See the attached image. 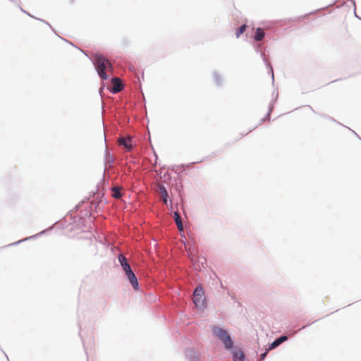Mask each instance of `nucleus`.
Returning <instances> with one entry per match:
<instances>
[{
	"label": "nucleus",
	"instance_id": "f257e3e1",
	"mask_svg": "<svg viewBox=\"0 0 361 361\" xmlns=\"http://www.w3.org/2000/svg\"><path fill=\"white\" fill-rule=\"evenodd\" d=\"M94 62L99 75L102 78L106 79L107 75L105 71L111 69V64L109 61L102 55H95Z\"/></svg>",
	"mask_w": 361,
	"mask_h": 361
},
{
	"label": "nucleus",
	"instance_id": "f03ea898",
	"mask_svg": "<svg viewBox=\"0 0 361 361\" xmlns=\"http://www.w3.org/2000/svg\"><path fill=\"white\" fill-rule=\"evenodd\" d=\"M212 332L219 340L222 341L226 349H231L233 347V341L225 330L214 326Z\"/></svg>",
	"mask_w": 361,
	"mask_h": 361
},
{
	"label": "nucleus",
	"instance_id": "7ed1b4c3",
	"mask_svg": "<svg viewBox=\"0 0 361 361\" xmlns=\"http://www.w3.org/2000/svg\"><path fill=\"white\" fill-rule=\"evenodd\" d=\"M193 302L198 308H203L205 306V297L203 288L197 287L193 293Z\"/></svg>",
	"mask_w": 361,
	"mask_h": 361
},
{
	"label": "nucleus",
	"instance_id": "20e7f679",
	"mask_svg": "<svg viewBox=\"0 0 361 361\" xmlns=\"http://www.w3.org/2000/svg\"><path fill=\"white\" fill-rule=\"evenodd\" d=\"M112 88L111 92L113 93H117L121 92L123 89L122 82L118 78H114L111 80Z\"/></svg>",
	"mask_w": 361,
	"mask_h": 361
},
{
	"label": "nucleus",
	"instance_id": "39448f33",
	"mask_svg": "<svg viewBox=\"0 0 361 361\" xmlns=\"http://www.w3.org/2000/svg\"><path fill=\"white\" fill-rule=\"evenodd\" d=\"M118 142L119 145L123 146L127 151H130L133 148L132 139L130 137H120Z\"/></svg>",
	"mask_w": 361,
	"mask_h": 361
},
{
	"label": "nucleus",
	"instance_id": "423d86ee",
	"mask_svg": "<svg viewBox=\"0 0 361 361\" xmlns=\"http://www.w3.org/2000/svg\"><path fill=\"white\" fill-rule=\"evenodd\" d=\"M118 260L126 274L132 271L130 264L127 262V259L123 255H120Z\"/></svg>",
	"mask_w": 361,
	"mask_h": 361
},
{
	"label": "nucleus",
	"instance_id": "0eeeda50",
	"mask_svg": "<svg viewBox=\"0 0 361 361\" xmlns=\"http://www.w3.org/2000/svg\"><path fill=\"white\" fill-rule=\"evenodd\" d=\"M159 192L161 194V198L163 202L166 204L167 203V197H168V192L165 187L162 185H159Z\"/></svg>",
	"mask_w": 361,
	"mask_h": 361
},
{
	"label": "nucleus",
	"instance_id": "6e6552de",
	"mask_svg": "<svg viewBox=\"0 0 361 361\" xmlns=\"http://www.w3.org/2000/svg\"><path fill=\"white\" fill-rule=\"evenodd\" d=\"M244 354L242 351H234L233 352V360L234 361H244Z\"/></svg>",
	"mask_w": 361,
	"mask_h": 361
},
{
	"label": "nucleus",
	"instance_id": "1a4fd4ad",
	"mask_svg": "<svg viewBox=\"0 0 361 361\" xmlns=\"http://www.w3.org/2000/svg\"><path fill=\"white\" fill-rule=\"evenodd\" d=\"M264 37V32L261 28H257L255 35V39L256 41H261Z\"/></svg>",
	"mask_w": 361,
	"mask_h": 361
},
{
	"label": "nucleus",
	"instance_id": "9d476101",
	"mask_svg": "<svg viewBox=\"0 0 361 361\" xmlns=\"http://www.w3.org/2000/svg\"><path fill=\"white\" fill-rule=\"evenodd\" d=\"M128 279L129 280L133 288L135 290H137L139 283H138V281H137V277L135 276V275H131V277H129Z\"/></svg>",
	"mask_w": 361,
	"mask_h": 361
},
{
	"label": "nucleus",
	"instance_id": "9b49d317",
	"mask_svg": "<svg viewBox=\"0 0 361 361\" xmlns=\"http://www.w3.org/2000/svg\"><path fill=\"white\" fill-rule=\"evenodd\" d=\"M121 188L118 187H114L112 188V197L116 199H119L122 197V194L120 192Z\"/></svg>",
	"mask_w": 361,
	"mask_h": 361
},
{
	"label": "nucleus",
	"instance_id": "f8f14e48",
	"mask_svg": "<svg viewBox=\"0 0 361 361\" xmlns=\"http://www.w3.org/2000/svg\"><path fill=\"white\" fill-rule=\"evenodd\" d=\"M174 216H175V221H176V224L178 229L180 231H182L183 230V224H182V222H181V219H180V215L178 214V212H175L174 213Z\"/></svg>",
	"mask_w": 361,
	"mask_h": 361
},
{
	"label": "nucleus",
	"instance_id": "ddd939ff",
	"mask_svg": "<svg viewBox=\"0 0 361 361\" xmlns=\"http://www.w3.org/2000/svg\"><path fill=\"white\" fill-rule=\"evenodd\" d=\"M246 28V25H241L235 32L236 37L238 38L245 31Z\"/></svg>",
	"mask_w": 361,
	"mask_h": 361
},
{
	"label": "nucleus",
	"instance_id": "4468645a",
	"mask_svg": "<svg viewBox=\"0 0 361 361\" xmlns=\"http://www.w3.org/2000/svg\"><path fill=\"white\" fill-rule=\"evenodd\" d=\"M280 345V343L279 342L278 339H276L269 346V350L274 349L279 346Z\"/></svg>",
	"mask_w": 361,
	"mask_h": 361
},
{
	"label": "nucleus",
	"instance_id": "2eb2a0df",
	"mask_svg": "<svg viewBox=\"0 0 361 361\" xmlns=\"http://www.w3.org/2000/svg\"><path fill=\"white\" fill-rule=\"evenodd\" d=\"M277 339H278L279 342L280 343V344H281L283 342L286 341L288 339V338L286 336H281L280 338H279Z\"/></svg>",
	"mask_w": 361,
	"mask_h": 361
},
{
	"label": "nucleus",
	"instance_id": "dca6fc26",
	"mask_svg": "<svg viewBox=\"0 0 361 361\" xmlns=\"http://www.w3.org/2000/svg\"><path fill=\"white\" fill-rule=\"evenodd\" d=\"M126 276H127L128 279L129 277H131V275H135V274L133 273V271H130V272H128V273H126Z\"/></svg>",
	"mask_w": 361,
	"mask_h": 361
},
{
	"label": "nucleus",
	"instance_id": "f3484780",
	"mask_svg": "<svg viewBox=\"0 0 361 361\" xmlns=\"http://www.w3.org/2000/svg\"><path fill=\"white\" fill-rule=\"evenodd\" d=\"M267 353H264L262 354V355H261V359H264V357H266V355H267Z\"/></svg>",
	"mask_w": 361,
	"mask_h": 361
}]
</instances>
